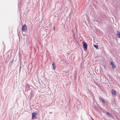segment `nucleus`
Masks as SVG:
<instances>
[{
	"label": "nucleus",
	"instance_id": "11",
	"mask_svg": "<svg viewBox=\"0 0 120 120\" xmlns=\"http://www.w3.org/2000/svg\"><path fill=\"white\" fill-rule=\"evenodd\" d=\"M109 117L112 118L114 120H115V118L114 116H112L111 114L110 115H109Z\"/></svg>",
	"mask_w": 120,
	"mask_h": 120
},
{
	"label": "nucleus",
	"instance_id": "4",
	"mask_svg": "<svg viewBox=\"0 0 120 120\" xmlns=\"http://www.w3.org/2000/svg\"><path fill=\"white\" fill-rule=\"evenodd\" d=\"M110 65L111 66H112V68L113 70H114V69L115 68L116 66L115 65L114 63L112 61L111 62Z\"/></svg>",
	"mask_w": 120,
	"mask_h": 120
},
{
	"label": "nucleus",
	"instance_id": "18",
	"mask_svg": "<svg viewBox=\"0 0 120 120\" xmlns=\"http://www.w3.org/2000/svg\"><path fill=\"white\" fill-rule=\"evenodd\" d=\"M91 118H92V120H94V119H93L92 118V117H91Z\"/></svg>",
	"mask_w": 120,
	"mask_h": 120
},
{
	"label": "nucleus",
	"instance_id": "8",
	"mask_svg": "<svg viewBox=\"0 0 120 120\" xmlns=\"http://www.w3.org/2000/svg\"><path fill=\"white\" fill-rule=\"evenodd\" d=\"M111 92L112 95H113L116 94V92L115 90H112L111 91Z\"/></svg>",
	"mask_w": 120,
	"mask_h": 120
},
{
	"label": "nucleus",
	"instance_id": "14",
	"mask_svg": "<svg viewBox=\"0 0 120 120\" xmlns=\"http://www.w3.org/2000/svg\"><path fill=\"white\" fill-rule=\"evenodd\" d=\"M91 75V74L89 72V74H88L87 76L88 77H90Z\"/></svg>",
	"mask_w": 120,
	"mask_h": 120
},
{
	"label": "nucleus",
	"instance_id": "2",
	"mask_svg": "<svg viewBox=\"0 0 120 120\" xmlns=\"http://www.w3.org/2000/svg\"><path fill=\"white\" fill-rule=\"evenodd\" d=\"M88 45L85 41L83 42V47L85 51H87Z\"/></svg>",
	"mask_w": 120,
	"mask_h": 120
},
{
	"label": "nucleus",
	"instance_id": "7",
	"mask_svg": "<svg viewBox=\"0 0 120 120\" xmlns=\"http://www.w3.org/2000/svg\"><path fill=\"white\" fill-rule=\"evenodd\" d=\"M99 99L100 101L104 103H105V100L101 97H100L99 98Z\"/></svg>",
	"mask_w": 120,
	"mask_h": 120
},
{
	"label": "nucleus",
	"instance_id": "6",
	"mask_svg": "<svg viewBox=\"0 0 120 120\" xmlns=\"http://www.w3.org/2000/svg\"><path fill=\"white\" fill-rule=\"evenodd\" d=\"M117 36L119 38H120V32L119 31H117Z\"/></svg>",
	"mask_w": 120,
	"mask_h": 120
},
{
	"label": "nucleus",
	"instance_id": "10",
	"mask_svg": "<svg viewBox=\"0 0 120 120\" xmlns=\"http://www.w3.org/2000/svg\"><path fill=\"white\" fill-rule=\"evenodd\" d=\"M109 117L112 118L114 120H115V118L114 116H112L111 114L110 115H109Z\"/></svg>",
	"mask_w": 120,
	"mask_h": 120
},
{
	"label": "nucleus",
	"instance_id": "3",
	"mask_svg": "<svg viewBox=\"0 0 120 120\" xmlns=\"http://www.w3.org/2000/svg\"><path fill=\"white\" fill-rule=\"evenodd\" d=\"M30 89L29 85L28 84H26L25 86V89L26 91H27Z\"/></svg>",
	"mask_w": 120,
	"mask_h": 120
},
{
	"label": "nucleus",
	"instance_id": "9",
	"mask_svg": "<svg viewBox=\"0 0 120 120\" xmlns=\"http://www.w3.org/2000/svg\"><path fill=\"white\" fill-rule=\"evenodd\" d=\"M93 46L95 48L97 49H98L99 48L98 47V45H96L95 44L93 45Z\"/></svg>",
	"mask_w": 120,
	"mask_h": 120
},
{
	"label": "nucleus",
	"instance_id": "5",
	"mask_svg": "<svg viewBox=\"0 0 120 120\" xmlns=\"http://www.w3.org/2000/svg\"><path fill=\"white\" fill-rule=\"evenodd\" d=\"M36 113L34 112L32 113V119H35L37 118V117L35 116V115H36Z\"/></svg>",
	"mask_w": 120,
	"mask_h": 120
},
{
	"label": "nucleus",
	"instance_id": "13",
	"mask_svg": "<svg viewBox=\"0 0 120 120\" xmlns=\"http://www.w3.org/2000/svg\"><path fill=\"white\" fill-rule=\"evenodd\" d=\"M111 114L109 112H107L106 113V114L108 116L110 115Z\"/></svg>",
	"mask_w": 120,
	"mask_h": 120
},
{
	"label": "nucleus",
	"instance_id": "17",
	"mask_svg": "<svg viewBox=\"0 0 120 120\" xmlns=\"http://www.w3.org/2000/svg\"><path fill=\"white\" fill-rule=\"evenodd\" d=\"M53 28H54V30H55V27H53Z\"/></svg>",
	"mask_w": 120,
	"mask_h": 120
},
{
	"label": "nucleus",
	"instance_id": "16",
	"mask_svg": "<svg viewBox=\"0 0 120 120\" xmlns=\"http://www.w3.org/2000/svg\"><path fill=\"white\" fill-rule=\"evenodd\" d=\"M21 66H20V68H19V72H20V70H21Z\"/></svg>",
	"mask_w": 120,
	"mask_h": 120
},
{
	"label": "nucleus",
	"instance_id": "15",
	"mask_svg": "<svg viewBox=\"0 0 120 120\" xmlns=\"http://www.w3.org/2000/svg\"><path fill=\"white\" fill-rule=\"evenodd\" d=\"M13 61H14V60H13V59H12V61L11 62V64H10V65H11V64H12V62H13Z\"/></svg>",
	"mask_w": 120,
	"mask_h": 120
},
{
	"label": "nucleus",
	"instance_id": "1",
	"mask_svg": "<svg viewBox=\"0 0 120 120\" xmlns=\"http://www.w3.org/2000/svg\"><path fill=\"white\" fill-rule=\"evenodd\" d=\"M27 30V27L25 24L22 27V33L23 35H25V34H23V32H26Z\"/></svg>",
	"mask_w": 120,
	"mask_h": 120
},
{
	"label": "nucleus",
	"instance_id": "12",
	"mask_svg": "<svg viewBox=\"0 0 120 120\" xmlns=\"http://www.w3.org/2000/svg\"><path fill=\"white\" fill-rule=\"evenodd\" d=\"M52 66L53 67V68L54 69H55L56 67L55 66V64L54 63H52Z\"/></svg>",
	"mask_w": 120,
	"mask_h": 120
}]
</instances>
